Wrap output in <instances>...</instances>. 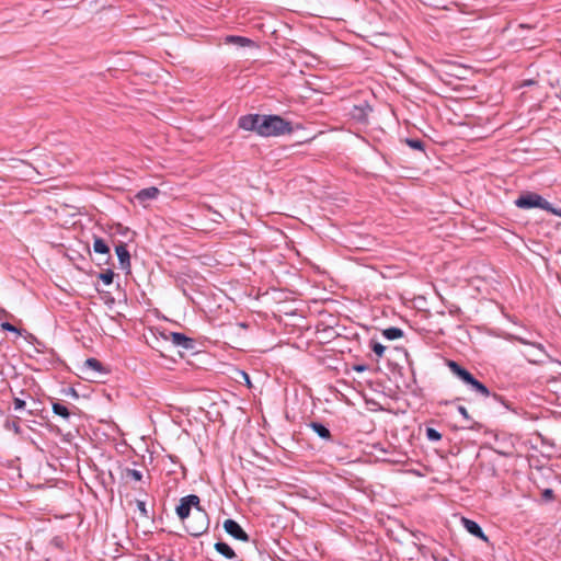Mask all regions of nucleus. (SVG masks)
Listing matches in <instances>:
<instances>
[{"instance_id":"2f4dec72","label":"nucleus","mask_w":561,"mask_h":561,"mask_svg":"<svg viewBox=\"0 0 561 561\" xmlns=\"http://www.w3.org/2000/svg\"><path fill=\"white\" fill-rule=\"evenodd\" d=\"M67 394H70L71 397L73 398H78V392L75 388H68V390L66 391Z\"/></svg>"},{"instance_id":"f704fd0d","label":"nucleus","mask_w":561,"mask_h":561,"mask_svg":"<svg viewBox=\"0 0 561 561\" xmlns=\"http://www.w3.org/2000/svg\"><path fill=\"white\" fill-rule=\"evenodd\" d=\"M242 374H243V376H244V378H245V380H247L248 385L250 386V379H249V376H248L245 373H242Z\"/></svg>"},{"instance_id":"7c9ffc66","label":"nucleus","mask_w":561,"mask_h":561,"mask_svg":"<svg viewBox=\"0 0 561 561\" xmlns=\"http://www.w3.org/2000/svg\"><path fill=\"white\" fill-rule=\"evenodd\" d=\"M353 369L357 373H363V371H366L368 369V366L365 365V364H355L353 366Z\"/></svg>"},{"instance_id":"dca6fc26","label":"nucleus","mask_w":561,"mask_h":561,"mask_svg":"<svg viewBox=\"0 0 561 561\" xmlns=\"http://www.w3.org/2000/svg\"><path fill=\"white\" fill-rule=\"evenodd\" d=\"M215 549L218 553L224 556L226 559H234L237 557L233 549L226 542L218 541L215 543Z\"/></svg>"},{"instance_id":"6ab92c4d","label":"nucleus","mask_w":561,"mask_h":561,"mask_svg":"<svg viewBox=\"0 0 561 561\" xmlns=\"http://www.w3.org/2000/svg\"><path fill=\"white\" fill-rule=\"evenodd\" d=\"M53 412L56 415H59V416H61L65 420H68L70 417V412L67 409V407H65V405H62L61 403H58V402H54L53 403Z\"/></svg>"},{"instance_id":"f257e3e1","label":"nucleus","mask_w":561,"mask_h":561,"mask_svg":"<svg viewBox=\"0 0 561 561\" xmlns=\"http://www.w3.org/2000/svg\"><path fill=\"white\" fill-rule=\"evenodd\" d=\"M515 206L520 209L539 208L547 210L553 215L561 217V208H554L547 199L535 192H523L514 202Z\"/></svg>"},{"instance_id":"423d86ee","label":"nucleus","mask_w":561,"mask_h":561,"mask_svg":"<svg viewBox=\"0 0 561 561\" xmlns=\"http://www.w3.org/2000/svg\"><path fill=\"white\" fill-rule=\"evenodd\" d=\"M224 528L228 535L233 537L234 539L241 541H249V535L243 530V528L234 520V519H226L224 522Z\"/></svg>"},{"instance_id":"39448f33","label":"nucleus","mask_w":561,"mask_h":561,"mask_svg":"<svg viewBox=\"0 0 561 561\" xmlns=\"http://www.w3.org/2000/svg\"><path fill=\"white\" fill-rule=\"evenodd\" d=\"M466 385L470 386L472 391H476L477 393H479V394H481L483 397H492V399L495 402L502 403L506 408H508V405L506 404V402H505V400L503 399L502 396L496 394V393L491 394V392L489 391L486 386L483 385L482 382H480L478 379H476L474 376H472L471 380H469Z\"/></svg>"},{"instance_id":"412c9836","label":"nucleus","mask_w":561,"mask_h":561,"mask_svg":"<svg viewBox=\"0 0 561 561\" xmlns=\"http://www.w3.org/2000/svg\"><path fill=\"white\" fill-rule=\"evenodd\" d=\"M405 142L412 149L424 151V142L421 139L407 138Z\"/></svg>"},{"instance_id":"4be33fe9","label":"nucleus","mask_w":561,"mask_h":561,"mask_svg":"<svg viewBox=\"0 0 561 561\" xmlns=\"http://www.w3.org/2000/svg\"><path fill=\"white\" fill-rule=\"evenodd\" d=\"M370 347H371L373 352H374L378 357H382V356H383V353H385V351H386V347H385L381 343H379V342H377V341H374V340H373V341L370 342Z\"/></svg>"},{"instance_id":"9b49d317","label":"nucleus","mask_w":561,"mask_h":561,"mask_svg":"<svg viewBox=\"0 0 561 561\" xmlns=\"http://www.w3.org/2000/svg\"><path fill=\"white\" fill-rule=\"evenodd\" d=\"M447 366L450 369V371L465 383H467L469 380H471V377L473 376L469 370L463 368L461 365H459L455 360H451V359L447 360Z\"/></svg>"},{"instance_id":"0eeeda50","label":"nucleus","mask_w":561,"mask_h":561,"mask_svg":"<svg viewBox=\"0 0 561 561\" xmlns=\"http://www.w3.org/2000/svg\"><path fill=\"white\" fill-rule=\"evenodd\" d=\"M261 121L262 115L259 114L243 115L239 118L238 126L244 130L256 131L259 134Z\"/></svg>"},{"instance_id":"b1692460","label":"nucleus","mask_w":561,"mask_h":561,"mask_svg":"<svg viewBox=\"0 0 561 561\" xmlns=\"http://www.w3.org/2000/svg\"><path fill=\"white\" fill-rule=\"evenodd\" d=\"M368 110H370L368 106H367ZM367 113H366V107H360V106H355L354 107V111H353V117L362 121L366 117Z\"/></svg>"},{"instance_id":"6e6552de","label":"nucleus","mask_w":561,"mask_h":561,"mask_svg":"<svg viewBox=\"0 0 561 561\" xmlns=\"http://www.w3.org/2000/svg\"><path fill=\"white\" fill-rule=\"evenodd\" d=\"M164 339L170 340L174 346L183 350H192L195 344L193 339L180 332H170L169 335H164Z\"/></svg>"},{"instance_id":"aec40b11","label":"nucleus","mask_w":561,"mask_h":561,"mask_svg":"<svg viewBox=\"0 0 561 561\" xmlns=\"http://www.w3.org/2000/svg\"><path fill=\"white\" fill-rule=\"evenodd\" d=\"M99 278L105 284L111 285L114 278V272L110 268L99 274Z\"/></svg>"},{"instance_id":"a878e982","label":"nucleus","mask_w":561,"mask_h":561,"mask_svg":"<svg viewBox=\"0 0 561 561\" xmlns=\"http://www.w3.org/2000/svg\"><path fill=\"white\" fill-rule=\"evenodd\" d=\"M542 500L550 502L554 500V492L552 489H545L541 493Z\"/></svg>"},{"instance_id":"bb28decb","label":"nucleus","mask_w":561,"mask_h":561,"mask_svg":"<svg viewBox=\"0 0 561 561\" xmlns=\"http://www.w3.org/2000/svg\"><path fill=\"white\" fill-rule=\"evenodd\" d=\"M1 328L4 331H10V332L21 334L20 330L16 327H14L13 324H11L10 322H2Z\"/></svg>"},{"instance_id":"2eb2a0df","label":"nucleus","mask_w":561,"mask_h":561,"mask_svg":"<svg viewBox=\"0 0 561 561\" xmlns=\"http://www.w3.org/2000/svg\"><path fill=\"white\" fill-rule=\"evenodd\" d=\"M225 43L226 44L238 45L240 47H247V46L253 45V41L252 39H250L248 37H243V36H238V35H228V36H226Z\"/></svg>"},{"instance_id":"7ed1b4c3","label":"nucleus","mask_w":561,"mask_h":561,"mask_svg":"<svg viewBox=\"0 0 561 561\" xmlns=\"http://www.w3.org/2000/svg\"><path fill=\"white\" fill-rule=\"evenodd\" d=\"M209 527V518L207 513L204 510L197 511L192 520H190L185 528L187 533L193 537H199L208 530Z\"/></svg>"},{"instance_id":"4468645a","label":"nucleus","mask_w":561,"mask_h":561,"mask_svg":"<svg viewBox=\"0 0 561 561\" xmlns=\"http://www.w3.org/2000/svg\"><path fill=\"white\" fill-rule=\"evenodd\" d=\"M308 426L311 427L320 438L325 440H330L332 438L330 430L324 424L319 422H310Z\"/></svg>"},{"instance_id":"1a4fd4ad","label":"nucleus","mask_w":561,"mask_h":561,"mask_svg":"<svg viewBox=\"0 0 561 561\" xmlns=\"http://www.w3.org/2000/svg\"><path fill=\"white\" fill-rule=\"evenodd\" d=\"M115 252H116V255L118 257V262H119L121 268L129 272V270H130V254H129V251L127 249V245L125 243H123V242L118 243L115 247Z\"/></svg>"},{"instance_id":"393cba45","label":"nucleus","mask_w":561,"mask_h":561,"mask_svg":"<svg viewBox=\"0 0 561 561\" xmlns=\"http://www.w3.org/2000/svg\"><path fill=\"white\" fill-rule=\"evenodd\" d=\"M126 477L131 478L135 481H140L142 479V473L136 469H126Z\"/></svg>"},{"instance_id":"72a5a7b5","label":"nucleus","mask_w":561,"mask_h":561,"mask_svg":"<svg viewBox=\"0 0 561 561\" xmlns=\"http://www.w3.org/2000/svg\"><path fill=\"white\" fill-rule=\"evenodd\" d=\"M533 346L537 347L540 352H542L543 354H546L545 348H543V346H542L541 344H535V343H534V344H533Z\"/></svg>"},{"instance_id":"c756f323","label":"nucleus","mask_w":561,"mask_h":561,"mask_svg":"<svg viewBox=\"0 0 561 561\" xmlns=\"http://www.w3.org/2000/svg\"><path fill=\"white\" fill-rule=\"evenodd\" d=\"M458 412L466 419L467 421L470 420V415L468 413V410L463 405L458 407Z\"/></svg>"},{"instance_id":"20e7f679","label":"nucleus","mask_w":561,"mask_h":561,"mask_svg":"<svg viewBox=\"0 0 561 561\" xmlns=\"http://www.w3.org/2000/svg\"><path fill=\"white\" fill-rule=\"evenodd\" d=\"M201 500L195 494H190L180 500V504L176 506L175 512L181 520H185L191 513L192 507L196 508V512L203 510L199 506Z\"/></svg>"},{"instance_id":"cd10ccee","label":"nucleus","mask_w":561,"mask_h":561,"mask_svg":"<svg viewBox=\"0 0 561 561\" xmlns=\"http://www.w3.org/2000/svg\"><path fill=\"white\" fill-rule=\"evenodd\" d=\"M13 403L15 410H22L25 408V401L20 398H14Z\"/></svg>"},{"instance_id":"f8f14e48","label":"nucleus","mask_w":561,"mask_h":561,"mask_svg":"<svg viewBox=\"0 0 561 561\" xmlns=\"http://www.w3.org/2000/svg\"><path fill=\"white\" fill-rule=\"evenodd\" d=\"M159 194H160L159 188H157L156 186H150V187H146V188L140 190L136 194V198L140 203H145L147 201L157 198Z\"/></svg>"},{"instance_id":"5701e85b","label":"nucleus","mask_w":561,"mask_h":561,"mask_svg":"<svg viewBox=\"0 0 561 561\" xmlns=\"http://www.w3.org/2000/svg\"><path fill=\"white\" fill-rule=\"evenodd\" d=\"M426 437L431 442H438L442 439V434L433 427H427Z\"/></svg>"},{"instance_id":"f3484780","label":"nucleus","mask_w":561,"mask_h":561,"mask_svg":"<svg viewBox=\"0 0 561 561\" xmlns=\"http://www.w3.org/2000/svg\"><path fill=\"white\" fill-rule=\"evenodd\" d=\"M84 368L90 369L96 374H104L106 373L105 368L103 367L102 363L96 358H88L84 362Z\"/></svg>"},{"instance_id":"c85d7f7f","label":"nucleus","mask_w":561,"mask_h":561,"mask_svg":"<svg viewBox=\"0 0 561 561\" xmlns=\"http://www.w3.org/2000/svg\"><path fill=\"white\" fill-rule=\"evenodd\" d=\"M137 507L145 517L148 516L146 503L144 501H137Z\"/></svg>"},{"instance_id":"473e14b6","label":"nucleus","mask_w":561,"mask_h":561,"mask_svg":"<svg viewBox=\"0 0 561 561\" xmlns=\"http://www.w3.org/2000/svg\"><path fill=\"white\" fill-rule=\"evenodd\" d=\"M56 547H61V539L59 537H55L51 541Z\"/></svg>"},{"instance_id":"f03ea898","label":"nucleus","mask_w":561,"mask_h":561,"mask_svg":"<svg viewBox=\"0 0 561 561\" xmlns=\"http://www.w3.org/2000/svg\"><path fill=\"white\" fill-rule=\"evenodd\" d=\"M291 131V125L278 115H262L259 135L263 137L279 136Z\"/></svg>"},{"instance_id":"ddd939ff","label":"nucleus","mask_w":561,"mask_h":561,"mask_svg":"<svg viewBox=\"0 0 561 561\" xmlns=\"http://www.w3.org/2000/svg\"><path fill=\"white\" fill-rule=\"evenodd\" d=\"M93 250L95 253H99V254H106L107 257L106 260L104 261L105 264H108L110 261H111V254H110V247L107 245V243L100 237H94V240H93Z\"/></svg>"},{"instance_id":"9d476101","label":"nucleus","mask_w":561,"mask_h":561,"mask_svg":"<svg viewBox=\"0 0 561 561\" xmlns=\"http://www.w3.org/2000/svg\"><path fill=\"white\" fill-rule=\"evenodd\" d=\"M462 525L466 528V530L469 534H471L472 536H474L479 539H482L485 542L489 541V538L485 536L482 528L480 527V525L477 522L466 518V517H462Z\"/></svg>"},{"instance_id":"a211bd4d","label":"nucleus","mask_w":561,"mask_h":561,"mask_svg":"<svg viewBox=\"0 0 561 561\" xmlns=\"http://www.w3.org/2000/svg\"><path fill=\"white\" fill-rule=\"evenodd\" d=\"M382 335L387 339V340H397V339H400L403 336V331L399 328H396V327H390V328H387L382 331Z\"/></svg>"}]
</instances>
